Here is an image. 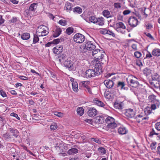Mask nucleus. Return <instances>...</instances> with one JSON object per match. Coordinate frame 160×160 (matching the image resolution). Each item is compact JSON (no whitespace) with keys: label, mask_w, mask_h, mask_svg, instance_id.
Listing matches in <instances>:
<instances>
[{"label":"nucleus","mask_w":160,"mask_h":160,"mask_svg":"<svg viewBox=\"0 0 160 160\" xmlns=\"http://www.w3.org/2000/svg\"><path fill=\"white\" fill-rule=\"evenodd\" d=\"M81 83L82 86L86 88L89 87L88 85L90 83V82L88 81H82Z\"/></svg>","instance_id":"37"},{"label":"nucleus","mask_w":160,"mask_h":160,"mask_svg":"<svg viewBox=\"0 0 160 160\" xmlns=\"http://www.w3.org/2000/svg\"><path fill=\"white\" fill-rule=\"evenodd\" d=\"M153 80H155L158 82H160V76L157 73H155L152 76Z\"/></svg>","instance_id":"27"},{"label":"nucleus","mask_w":160,"mask_h":160,"mask_svg":"<svg viewBox=\"0 0 160 160\" xmlns=\"http://www.w3.org/2000/svg\"><path fill=\"white\" fill-rule=\"evenodd\" d=\"M145 26L146 27L147 29H149L151 28H152V25L150 23L145 24Z\"/></svg>","instance_id":"56"},{"label":"nucleus","mask_w":160,"mask_h":160,"mask_svg":"<svg viewBox=\"0 0 160 160\" xmlns=\"http://www.w3.org/2000/svg\"><path fill=\"white\" fill-rule=\"evenodd\" d=\"M94 102L99 106L103 107L104 104L102 101L98 100L97 98H95L93 100Z\"/></svg>","instance_id":"28"},{"label":"nucleus","mask_w":160,"mask_h":160,"mask_svg":"<svg viewBox=\"0 0 160 160\" xmlns=\"http://www.w3.org/2000/svg\"><path fill=\"white\" fill-rule=\"evenodd\" d=\"M30 38V35L29 33L25 32L22 33L21 36V38L23 40H27Z\"/></svg>","instance_id":"23"},{"label":"nucleus","mask_w":160,"mask_h":160,"mask_svg":"<svg viewBox=\"0 0 160 160\" xmlns=\"http://www.w3.org/2000/svg\"><path fill=\"white\" fill-rule=\"evenodd\" d=\"M78 152V150L75 148H72L69 149L68 151V153L70 155H72L77 153Z\"/></svg>","instance_id":"24"},{"label":"nucleus","mask_w":160,"mask_h":160,"mask_svg":"<svg viewBox=\"0 0 160 160\" xmlns=\"http://www.w3.org/2000/svg\"><path fill=\"white\" fill-rule=\"evenodd\" d=\"M5 20L2 18V16L0 15V25L3 23L5 22Z\"/></svg>","instance_id":"61"},{"label":"nucleus","mask_w":160,"mask_h":160,"mask_svg":"<svg viewBox=\"0 0 160 160\" xmlns=\"http://www.w3.org/2000/svg\"><path fill=\"white\" fill-rule=\"evenodd\" d=\"M135 57L137 58H139L140 57V52L136 51L134 53Z\"/></svg>","instance_id":"53"},{"label":"nucleus","mask_w":160,"mask_h":160,"mask_svg":"<svg viewBox=\"0 0 160 160\" xmlns=\"http://www.w3.org/2000/svg\"><path fill=\"white\" fill-rule=\"evenodd\" d=\"M125 86V84L124 82H118L117 84V87L120 88L121 89H122L124 88V87Z\"/></svg>","instance_id":"36"},{"label":"nucleus","mask_w":160,"mask_h":160,"mask_svg":"<svg viewBox=\"0 0 160 160\" xmlns=\"http://www.w3.org/2000/svg\"><path fill=\"white\" fill-rule=\"evenodd\" d=\"M90 21L94 23H96L97 19L94 16H91L89 18Z\"/></svg>","instance_id":"45"},{"label":"nucleus","mask_w":160,"mask_h":160,"mask_svg":"<svg viewBox=\"0 0 160 160\" xmlns=\"http://www.w3.org/2000/svg\"><path fill=\"white\" fill-rule=\"evenodd\" d=\"M92 54L94 58L98 60V59L100 60L103 58L105 52L103 50L97 49L92 51Z\"/></svg>","instance_id":"5"},{"label":"nucleus","mask_w":160,"mask_h":160,"mask_svg":"<svg viewBox=\"0 0 160 160\" xmlns=\"http://www.w3.org/2000/svg\"><path fill=\"white\" fill-rule=\"evenodd\" d=\"M74 12H77L79 14L81 13L82 12V9L80 7H76L73 10Z\"/></svg>","instance_id":"41"},{"label":"nucleus","mask_w":160,"mask_h":160,"mask_svg":"<svg viewBox=\"0 0 160 160\" xmlns=\"http://www.w3.org/2000/svg\"><path fill=\"white\" fill-rule=\"evenodd\" d=\"M73 32V28H72L71 27L68 28L66 29V33L68 35L71 34Z\"/></svg>","instance_id":"35"},{"label":"nucleus","mask_w":160,"mask_h":160,"mask_svg":"<svg viewBox=\"0 0 160 160\" xmlns=\"http://www.w3.org/2000/svg\"><path fill=\"white\" fill-rule=\"evenodd\" d=\"M38 4L36 3H33L31 4L29 8V10L31 11H35L37 9Z\"/></svg>","instance_id":"31"},{"label":"nucleus","mask_w":160,"mask_h":160,"mask_svg":"<svg viewBox=\"0 0 160 160\" xmlns=\"http://www.w3.org/2000/svg\"><path fill=\"white\" fill-rule=\"evenodd\" d=\"M132 42H135V41L133 39L128 40V47H131L133 50H136L137 49V45L133 43Z\"/></svg>","instance_id":"15"},{"label":"nucleus","mask_w":160,"mask_h":160,"mask_svg":"<svg viewBox=\"0 0 160 160\" xmlns=\"http://www.w3.org/2000/svg\"><path fill=\"white\" fill-rule=\"evenodd\" d=\"M155 128L158 131H160V122H157L155 125Z\"/></svg>","instance_id":"52"},{"label":"nucleus","mask_w":160,"mask_h":160,"mask_svg":"<svg viewBox=\"0 0 160 160\" xmlns=\"http://www.w3.org/2000/svg\"><path fill=\"white\" fill-rule=\"evenodd\" d=\"M140 114H138L135 118V119L136 120V121L138 123H139L140 122Z\"/></svg>","instance_id":"60"},{"label":"nucleus","mask_w":160,"mask_h":160,"mask_svg":"<svg viewBox=\"0 0 160 160\" xmlns=\"http://www.w3.org/2000/svg\"><path fill=\"white\" fill-rule=\"evenodd\" d=\"M96 23L98 25L102 26L104 24V20L103 18L102 17L97 18V22Z\"/></svg>","instance_id":"30"},{"label":"nucleus","mask_w":160,"mask_h":160,"mask_svg":"<svg viewBox=\"0 0 160 160\" xmlns=\"http://www.w3.org/2000/svg\"><path fill=\"white\" fill-rule=\"evenodd\" d=\"M85 37L82 34L80 33L76 34L73 37V40L74 42L78 43H82L85 40Z\"/></svg>","instance_id":"6"},{"label":"nucleus","mask_w":160,"mask_h":160,"mask_svg":"<svg viewBox=\"0 0 160 160\" xmlns=\"http://www.w3.org/2000/svg\"><path fill=\"white\" fill-rule=\"evenodd\" d=\"M58 128L56 123H52L50 126V129L52 130H54L57 129Z\"/></svg>","instance_id":"46"},{"label":"nucleus","mask_w":160,"mask_h":160,"mask_svg":"<svg viewBox=\"0 0 160 160\" xmlns=\"http://www.w3.org/2000/svg\"><path fill=\"white\" fill-rule=\"evenodd\" d=\"M49 33L48 28L44 25H40L37 30V34L39 37L45 36Z\"/></svg>","instance_id":"3"},{"label":"nucleus","mask_w":160,"mask_h":160,"mask_svg":"<svg viewBox=\"0 0 160 160\" xmlns=\"http://www.w3.org/2000/svg\"><path fill=\"white\" fill-rule=\"evenodd\" d=\"M148 98L149 100L151 102H153L154 103H155V102H158L156 99V96L153 95H150L148 97Z\"/></svg>","instance_id":"34"},{"label":"nucleus","mask_w":160,"mask_h":160,"mask_svg":"<svg viewBox=\"0 0 160 160\" xmlns=\"http://www.w3.org/2000/svg\"><path fill=\"white\" fill-rule=\"evenodd\" d=\"M152 54L155 56H160V49L158 48H156L153 49L152 52Z\"/></svg>","instance_id":"25"},{"label":"nucleus","mask_w":160,"mask_h":160,"mask_svg":"<svg viewBox=\"0 0 160 160\" xmlns=\"http://www.w3.org/2000/svg\"><path fill=\"white\" fill-rule=\"evenodd\" d=\"M103 16L107 18L110 17L111 16L110 12L108 10H104L103 12Z\"/></svg>","instance_id":"40"},{"label":"nucleus","mask_w":160,"mask_h":160,"mask_svg":"<svg viewBox=\"0 0 160 160\" xmlns=\"http://www.w3.org/2000/svg\"><path fill=\"white\" fill-rule=\"evenodd\" d=\"M144 34H145L146 36H147L149 38L151 39H153V37L152 36L150 33H147L146 32H144Z\"/></svg>","instance_id":"57"},{"label":"nucleus","mask_w":160,"mask_h":160,"mask_svg":"<svg viewBox=\"0 0 160 160\" xmlns=\"http://www.w3.org/2000/svg\"><path fill=\"white\" fill-rule=\"evenodd\" d=\"M95 48L96 46L95 44L92 42L89 41L86 43L84 47H80L81 51L83 53L85 52L88 50H92Z\"/></svg>","instance_id":"4"},{"label":"nucleus","mask_w":160,"mask_h":160,"mask_svg":"<svg viewBox=\"0 0 160 160\" xmlns=\"http://www.w3.org/2000/svg\"><path fill=\"white\" fill-rule=\"evenodd\" d=\"M115 8L117 9L120 8H121V4L119 2H115L114 4Z\"/></svg>","instance_id":"49"},{"label":"nucleus","mask_w":160,"mask_h":160,"mask_svg":"<svg viewBox=\"0 0 160 160\" xmlns=\"http://www.w3.org/2000/svg\"><path fill=\"white\" fill-rule=\"evenodd\" d=\"M56 149L58 150V152L60 153H62L65 151V147L63 146H60L56 147Z\"/></svg>","instance_id":"26"},{"label":"nucleus","mask_w":160,"mask_h":160,"mask_svg":"<svg viewBox=\"0 0 160 160\" xmlns=\"http://www.w3.org/2000/svg\"><path fill=\"white\" fill-rule=\"evenodd\" d=\"M19 78L22 80H28V78L24 76H19Z\"/></svg>","instance_id":"62"},{"label":"nucleus","mask_w":160,"mask_h":160,"mask_svg":"<svg viewBox=\"0 0 160 160\" xmlns=\"http://www.w3.org/2000/svg\"><path fill=\"white\" fill-rule=\"evenodd\" d=\"M63 48V47L61 45L57 46L53 48V52L56 54H59L62 52Z\"/></svg>","instance_id":"14"},{"label":"nucleus","mask_w":160,"mask_h":160,"mask_svg":"<svg viewBox=\"0 0 160 160\" xmlns=\"http://www.w3.org/2000/svg\"><path fill=\"white\" fill-rule=\"evenodd\" d=\"M158 135V133L155 132L153 129H152V131L150 133V136L152 137L153 135Z\"/></svg>","instance_id":"54"},{"label":"nucleus","mask_w":160,"mask_h":160,"mask_svg":"<svg viewBox=\"0 0 160 160\" xmlns=\"http://www.w3.org/2000/svg\"><path fill=\"white\" fill-rule=\"evenodd\" d=\"M131 12V11L128 10H124L123 12V15H125L129 14Z\"/></svg>","instance_id":"63"},{"label":"nucleus","mask_w":160,"mask_h":160,"mask_svg":"<svg viewBox=\"0 0 160 160\" xmlns=\"http://www.w3.org/2000/svg\"><path fill=\"white\" fill-rule=\"evenodd\" d=\"M0 94L2 97L3 98H5L7 97V94L5 91L3 90H1L0 91Z\"/></svg>","instance_id":"50"},{"label":"nucleus","mask_w":160,"mask_h":160,"mask_svg":"<svg viewBox=\"0 0 160 160\" xmlns=\"http://www.w3.org/2000/svg\"><path fill=\"white\" fill-rule=\"evenodd\" d=\"M72 4L68 2H66L65 3L64 9L66 10L67 12L70 11L72 10Z\"/></svg>","instance_id":"21"},{"label":"nucleus","mask_w":160,"mask_h":160,"mask_svg":"<svg viewBox=\"0 0 160 160\" xmlns=\"http://www.w3.org/2000/svg\"><path fill=\"white\" fill-rule=\"evenodd\" d=\"M65 66L68 68H72L73 66V64L72 62L70 60L68 59L64 62Z\"/></svg>","instance_id":"18"},{"label":"nucleus","mask_w":160,"mask_h":160,"mask_svg":"<svg viewBox=\"0 0 160 160\" xmlns=\"http://www.w3.org/2000/svg\"><path fill=\"white\" fill-rule=\"evenodd\" d=\"M104 118L102 116H97L94 118V122L96 124H102L104 122Z\"/></svg>","instance_id":"16"},{"label":"nucleus","mask_w":160,"mask_h":160,"mask_svg":"<svg viewBox=\"0 0 160 160\" xmlns=\"http://www.w3.org/2000/svg\"><path fill=\"white\" fill-rule=\"evenodd\" d=\"M104 83L106 86L108 88H112L114 85V82L112 80H106L104 81Z\"/></svg>","instance_id":"17"},{"label":"nucleus","mask_w":160,"mask_h":160,"mask_svg":"<svg viewBox=\"0 0 160 160\" xmlns=\"http://www.w3.org/2000/svg\"><path fill=\"white\" fill-rule=\"evenodd\" d=\"M54 114L58 117H61L62 116L63 114L61 112H54Z\"/></svg>","instance_id":"58"},{"label":"nucleus","mask_w":160,"mask_h":160,"mask_svg":"<svg viewBox=\"0 0 160 160\" xmlns=\"http://www.w3.org/2000/svg\"><path fill=\"white\" fill-rule=\"evenodd\" d=\"M97 110L94 108H90L88 112V114L90 117H94L97 114Z\"/></svg>","instance_id":"13"},{"label":"nucleus","mask_w":160,"mask_h":160,"mask_svg":"<svg viewBox=\"0 0 160 160\" xmlns=\"http://www.w3.org/2000/svg\"><path fill=\"white\" fill-rule=\"evenodd\" d=\"M92 64L94 67V69H89L85 72V77L90 78L98 76L103 72L102 65L103 63L100 61L94 59L92 62Z\"/></svg>","instance_id":"1"},{"label":"nucleus","mask_w":160,"mask_h":160,"mask_svg":"<svg viewBox=\"0 0 160 160\" xmlns=\"http://www.w3.org/2000/svg\"><path fill=\"white\" fill-rule=\"evenodd\" d=\"M85 90L86 92H88L89 94H92V89L89 86L85 88Z\"/></svg>","instance_id":"59"},{"label":"nucleus","mask_w":160,"mask_h":160,"mask_svg":"<svg viewBox=\"0 0 160 160\" xmlns=\"http://www.w3.org/2000/svg\"><path fill=\"white\" fill-rule=\"evenodd\" d=\"M156 142H152L150 145V148L152 150H155L156 145Z\"/></svg>","instance_id":"48"},{"label":"nucleus","mask_w":160,"mask_h":160,"mask_svg":"<svg viewBox=\"0 0 160 160\" xmlns=\"http://www.w3.org/2000/svg\"><path fill=\"white\" fill-rule=\"evenodd\" d=\"M9 130L10 133L12 134V136L15 138H17L19 134V132L18 130L14 128H10Z\"/></svg>","instance_id":"19"},{"label":"nucleus","mask_w":160,"mask_h":160,"mask_svg":"<svg viewBox=\"0 0 160 160\" xmlns=\"http://www.w3.org/2000/svg\"><path fill=\"white\" fill-rule=\"evenodd\" d=\"M77 113L80 116H82L84 113V109L82 107H78L77 110Z\"/></svg>","instance_id":"29"},{"label":"nucleus","mask_w":160,"mask_h":160,"mask_svg":"<svg viewBox=\"0 0 160 160\" xmlns=\"http://www.w3.org/2000/svg\"><path fill=\"white\" fill-rule=\"evenodd\" d=\"M100 32L103 34H107L114 37L115 36V34L112 31L105 28L102 29Z\"/></svg>","instance_id":"11"},{"label":"nucleus","mask_w":160,"mask_h":160,"mask_svg":"<svg viewBox=\"0 0 160 160\" xmlns=\"http://www.w3.org/2000/svg\"><path fill=\"white\" fill-rule=\"evenodd\" d=\"M92 141H93L95 142L98 143L99 144H100L102 143V141L98 138H92L91 139Z\"/></svg>","instance_id":"47"},{"label":"nucleus","mask_w":160,"mask_h":160,"mask_svg":"<svg viewBox=\"0 0 160 160\" xmlns=\"http://www.w3.org/2000/svg\"><path fill=\"white\" fill-rule=\"evenodd\" d=\"M118 133L121 134H126L128 132L126 128L124 127H121L118 129Z\"/></svg>","instance_id":"22"},{"label":"nucleus","mask_w":160,"mask_h":160,"mask_svg":"<svg viewBox=\"0 0 160 160\" xmlns=\"http://www.w3.org/2000/svg\"><path fill=\"white\" fill-rule=\"evenodd\" d=\"M99 152L101 154H104L106 153V151L105 148L102 147H100L98 148Z\"/></svg>","instance_id":"39"},{"label":"nucleus","mask_w":160,"mask_h":160,"mask_svg":"<svg viewBox=\"0 0 160 160\" xmlns=\"http://www.w3.org/2000/svg\"><path fill=\"white\" fill-rule=\"evenodd\" d=\"M152 109L149 107H147L144 110V112L145 114H149L152 112Z\"/></svg>","instance_id":"42"},{"label":"nucleus","mask_w":160,"mask_h":160,"mask_svg":"<svg viewBox=\"0 0 160 160\" xmlns=\"http://www.w3.org/2000/svg\"><path fill=\"white\" fill-rule=\"evenodd\" d=\"M70 81L72 82V89L73 91L75 92H77L78 91V84L77 82L74 81L73 78H71Z\"/></svg>","instance_id":"10"},{"label":"nucleus","mask_w":160,"mask_h":160,"mask_svg":"<svg viewBox=\"0 0 160 160\" xmlns=\"http://www.w3.org/2000/svg\"><path fill=\"white\" fill-rule=\"evenodd\" d=\"M62 32V30L60 28L57 27L53 34V37H58L60 35Z\"/></svg>","instance_id":"20"},{"label":"nucleus","mask_w":160,"mask_h":160,"mask_svg":"<svg viewBox=\"0 0 160 160\" xmlns=\"http://www.w3.org/2000/svg\"><path fill=\"white\" fill-rule=\"evenodd\" d=\"M2 137L5 140L10 139L11 138V135L7 132L3 135Z\"/></svg>","instance_id":"32"},{"label":"nucleus","mask_w":160,"mask_h":160,"mask_svg":"<svg viewBox=\"0 0 160 160\" xmlns=\"http://www.w3.org/2000/svg\"><path fill=\"white\" fill-rule=\"evenodd\" d=\"M10 116L12 117H15L17 119L19 120H20V118L18 116V114L14 112H12L10 114Z\"/></svg>","instance_id":"51"},{"label":"nucleus","mask_w":160,"mask_h":160,"mask_svg":"<svg viewBox=\"0 0 160 160\" xmlns=\"http://www.w3.org/2000/svg\"><path fill=\"white\" fill-rule=\"evenodd\" d=\"M137 78L133 76H129L127 79V81L133 87H136L139 84L138 82L136 80Z\"/></svg>","instance_id":"8"},{"label":"nucleus","mask_w":160,"mask_h":160,"mask_svg":"<svg viewBox=\"0 0 160 160\" xmlns=\"http://www.w3.org/2000/svg\"><path fill=\"white\" fill-rule=\"evenodd\" d=\"M58 23L63 26H65L67 24V22L66 20L61 19L58 22Z\"/></svg>","instance_id":"43"},{"label":"nucleus","mask_w":160,"mask_h":160,"mask_svg":"<svg viewBox=\"0 0 160 160\" xmlns=\"http://www.w3.org/2000/svg\"><path fill=\"white\" fill-rule=\"evenodd\" d=\"M114 106V108L117 109H121L122 108V103L115 102Z\"/></svg>","instance_id":"33"},{"label":"nucleus","mask_w":160,"mask_h":160,"mask_svg":"<svg viewBox=\"0 0 160 160\" xmlns=\"http://www.w3.org/2000/svg\"><path fill=\"white\" fill-rule=\"evenodd\" d=\"M116 30L122 34L125 33L126 31V26L124 23L121 22L117 23L115 25Z\"/></svg>","instance_id":"7"},{"label":"nucleus","mask_w":160,"mask_h":160,"mask_svg":"<svg viewBox=\"0 0 160 160\" xmlns=\"http://www.w3.org/2000/svg\"><path fill=\"white\" fill-rule=\"evenodd\" d=\"M17 21V18L16 17H13L11 20H10V22L11 23L15 22Z\"/></svg>","instance_id":"64"},{"label":"nucleus","mask_w":160,"mask_h":160,"mask_svg":"<svg viewBox=\"0 0 160 160\" xmlns=\"http://www.w3.org/2000/svg\"><path fill=\"white\" fill-rule=\"evenodd\" d=\"M105 121L107 124L106 130L108 131L115 132V129L117 127V124L115 122V119L111 117L108 116L106 119Z\"/></svg>","instance_id":"2"},{"label":"nucleus","mask_w":160,"mask_h":160,"mask_svg":"<svg viewBox=\"0 0 160 160\" xmlns=\"http://www.w3.org/2000/svg\"><path fill=\"white\" fill-rule=\"evenodd\" d=\"M125 115L128 118H132L134 117L135 113L132 109H128L126 110Z\"/></svg>","instance_id":"12"},{"label":"nucleus","mask_w":160,"mask_h":160,"mask_svg":"<svg viewBox=\"0 0 160 160\" xmlns=\"http://www.w3.org/2000/svg\"><path fill=\"white\" fill-rule=\"evenodd\" d=\"M152 71L150 69L147 68L145 69L143 71V73L145 74L146 76L149 75L151 73Z\"/></svg>","instance_id":"38"},{"label":"nucleus","mask_w":160,"mask_h":160,"mask_svg":"<svg viewBox=\"0 0 160 160\" xmlns=\"http://www.w3.org/2000/svg\"><path fill=\"white\" fill-rule=\"evenodd\" d=\"M128 22L131 27H134L136 26L138 23L137 18L135 17H130L128 20Z\"/></svg>","instance_id":"9"},{"label":"nucleus","mask_w":160,"mask_h":160,"mask_svg":"<svg viewBox=\"0 0 160 160\" xmlns=\"http://www.w3.org/2000/svg\"><path fill=\"white\" fill-rule=\"evenodd\" d=\"M39 37L38 35V34H37V35H34V38L33 39V43L35 44L39 40V38L38 37Z\"/></svg>","instance_id":"44"},{"label":"nucleus","mask_w":160,"mask_h":160,"mask_svg":"<svg viewBox=\"0 0 160 160\" xmlns=\"http://www.w3.org/2000/svg\"><path fill=\"white\" fill-rule=\"evenodd\" d=\"M52 44H58L60 42V40L59 39H56L53 40L52 41Z\"/></svg>","instance_id":"55"}]
</instances>
